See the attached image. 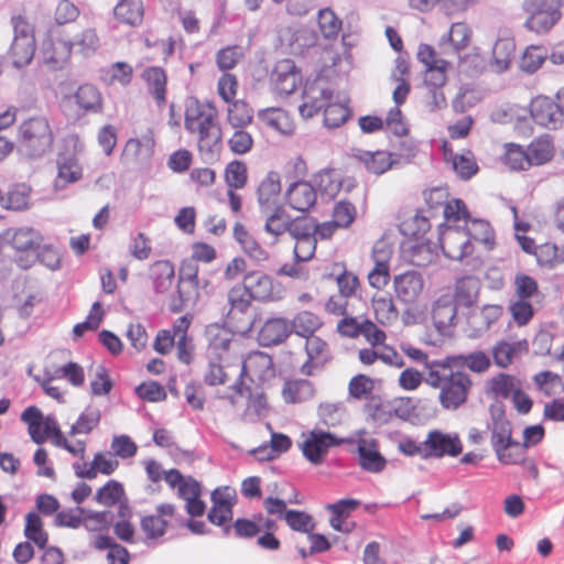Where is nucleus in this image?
I'll return each instance as SVG.
<instances>
[{
	"instance_id": "nucleus-46",
	"label": "nucleus",
	"mask_w": 564,
	"mask_h": 564,
	"mask_svg": "<svg viewBox=\"0 0 564 564\" xmlns=\"http://www.w3.org/2000/svg\"><path fill=\"white\" fill-rule=\"evenodd\" d=\"M115 19L130 26H138L144 18V4L142 0H118L113 8Z\"/></svg>"
},
{
	"instance_id": "nucleus-5",
	"label": "nucleus",
	"mask_w": 564,
	"mask_h": 564,
	"mask_svg": "<svg viewBox=\"0 0 564 564\" xmlns=\"http://www.w3.org/2000/svg\"><path fill=\"white\" fill-rule=\"evenodd\" d=\"M13 28V41L8 52L12 64L17 68L29 65L35 54V28L24 15H13L11 18Z\"/></svg>"
},
{
	"instance_id": "nucleus-16",
	"label": "nucleus",
	"mask_w": 564,
	"mask_h": 564,
	"mask_svg": "<svg viewBox=\"0 0 564 564\" xmlns=\"http://www.w3.org/2000/svg\"><path fill=\"white\" fill-rule=\"evenodd\" d=\"M463 452V443L456 433H444L440 430L430 431L425 438V459L456 457Z\"/></svg>"
},
{
	"instance_id": "nucleus-64",
	"label": "nucleus",
	"mask_w": 564,
	"mask_h": 564,
	"mask_svg": "<svg viewBox=\"0 0 564 564\" xmlns=\"http://www.w3.org/2000/svg\"><path fill=\"white\" fill-rule=\"evenodd\" d=\"M224 180L228 188L242 189L248 183V166L243 161L232 160L225 166Z\"/></svg>"
},
{
	"instance_id": "nucleus-36",
	"label": "nucleus",
	"mask_w": 564,
	"mask_h": 564,
	"mask_svg": "<svg viewBox=\"0 0 564 564\" xmlns=\"http://www.w3.org/2000/svg\"><path fill=\"white\" fill-rule=\"evenodd\" d=\"M148 93L154 99L156 106L162 108L166 104L167 76L165 70L159 66L147 67L142 75Z\"/></svg>"
},
{
	"instance_id": "nucleus-13",
	"label": "nucleus",
	"mask_w": 564,
	"mask_h": 564,
	"mask_svg": "<svg viewBox=\"0 0 564 564\" xmlns=\"http://www.w3.org/2000/svg\"><path fill=\"white\" fill-rule=\"evenodd\" d=\"M395 299L406 306H416L425 292V280L419 271L406 270L392 280Z\"/></svg>"
},
{
	"instance_id": "nucleus-4",
	"label": "nucleus",
	"mask_w": 564,
	"mask_h": 564,
	"mask_svg": "<svg viewBox=\"0 0 564 564\" xmlns=\"http://www.w3.org/2000/svg\"><path fill=\"white\" fill-rule=\"evenodd\" d=\"M335 95L334 88L322 74L307 77L303 84L299 115L305 120L314 118L335 99Z\"/></svg>"
},
{
	"instance_id": "nucleus-21",
	"label": "nucleus",
	"mask_w": 564,
	"mask_h": 564,
	"mask_svg": "<svg viewBox=\"0 0 564 564\" xmlns=\"http://www.w3.org/2000/svg\"><path fill=\"white\" fill-rule=\"evenodd\" d=\"M441 248L448 259L463 260L474 252V243L463 229L448 226L440 236Z\"/></svg>"
},
{
	"instance_id": "nucleus-50",
	"label": "nucleus",
	"mask_w": 564,
	"mask_h": 564,
	"mask_svg": "<svg viewBox=\"0 0 564 564\" xmlns=\"http://www.w3.org/2000/svg\"><path fill=\"white\" fill-rule=\"evenodd\" d=\"M457 306L453 302L449 293L442 294L434 303L432 308V318L435 326L440 329L447 328L454 324L457 315Z\"/></svg>"
},
{
	"instance_id": "nucleus-38",
	"label": "nucleus",
	"mask_w": 564,
	"mask_h": 564,
	"mask_svg": "<svg viewBox=\"0 0 564 564\" xmlns=\"http://www.w3.org/2000/svg\"><path fill=\"white\" fill-rule=\"evenodd\" d=\"M525 149L531 167L547 164L554 159L556 152L554 139L550 134L534 138Z\"/></svg>"
},
{
	"instance_id": "nucleus-25",
	"label": "nucleus",
	"mask_w": 564,
	"mask_h": 564,
	"mask_svg": "<svg viewBox=\"0 0 564 564\" xmlns=\"http://www.w3.org/2000/svg\"><path fill=\"white\" fill-rule=\"evenodd\" d=\"M248 377L251 381H265L274 377L272 357L260 350L250 352L242 362L240 376Z\"/></svg>"
},
{
	"instance_id": "nucleus-14",
	"label": "nucleus",
	"mask_w": 564,
	"mask_h": 564,
	"mask_svg": "<svg viewBox=\"0 0 564 564\" xmlns=\"http://www.w3.org/2000/svg\"><path fill=\"white\" fill-rule=\"evenodd\" d=\"M346 440L337 438L336 435L322 430H312L304 435L301 444L303 456L313 465L324 463L329 448L345 443Z\"/></svg>"
},
{
	"instance_id": "nucleus-51",
	"label": "nucleus",
	"mask_w": 564,
	"mask_h": 564,
	"mask_svg": "<svg viewBox=\"0 0 564 564\" xmlns=\"http://www.w3.org/2000/svg\"><path fill=\"white\" fill-rule=\"evenodd\" d=\"M316 191L329 198H335L343 186L344 178L341 173L336 169H324L313 176Z\"/></svg>"
},
{
	"instance_id": "nucleus-20",
	"label": "nucleus",
	"mask_w": 564,
	"mask_h": 564,
	"mask_svg": "<svg viewBox=\"0 0 564 564\" xmlns=\"http://www.w3.org/2000/svg\"><path fill=\"white\" fill-rule=\"evenodd\" d=\"M207 358L209 360H229L235 344L234 334L227 327L212 324L206 328Z\"/></svg>"
},
{
	"instance_id": "nucleus-52",
	"label": "nucleus",
	"mask_w": 564,
	"mask_h": 564,
	"mask_svg": "<svg viewBox=\"0 0 564 564\" xmlns=\"http://www.w3.org/2000/svg\"><path fill=\"white\" fill-rule=\"evenodd\" d=\"M93 546L98 551L108 550V564H129L130 562L129 551L107 534L96 535L93 541Z\"/></svg>"
},
{
	"instance_id": "nucleus-63",
	"label": "nucleus",
	"mask_w": 564,
	"mask_h": 564,
	"mask_svg": "<svg viewBox=\"0 0 564 564\" xmlns=\"http://www.w3.org/2000/svg\"><path fill=\"white\" fill-rule=\"evenodd\" d=\"M359 159L370 173L377 175L386 173L393 164L392 153L383 150L364 152Z\"/></svg>"
},
{
	"instance_id": "nucleus-8",
	"label": "nucleus",
	"mask_w": 564,
	"mask_h": 564,
	"mask_svg": "<svg viewBox=\"0 0 564 564\" xmlns=\"http://www.w3.org/2000/svg\"><path fill=\"white\" fill-rule=\"evenodd\" d=\"M72 53L73 47L67 32L64 29L50 28L41 48L43 63L51 69H62L70 61Z\"/></svg>"
},
{
	"instance_id": "nucleus-18",
	"label": "nucleus",
	"mask_w": 564,
	"mask_h": 564,
	"mask_svg": "<svg viewBox=\"0 0 564 564\" xmlns=\"http://www.w3.org/2000/svg\"><path fill=\"white\" fill-rule=\"evenodd\" d=\"M175 516L176 507L173 503H161L156 506L155 513L141 518L140 528L148 540L158 541L166 533Z\"/></svg>"
},
{
	"instance_id": "nucleus-43",
	"label": "nucleus",
	"mask_w": 564,
	"mask_h": 564,
	"mask_svg": "<svg viewBox=\"0 0 564 564\" xmlns=\"http://www.w3.org/2000/svg\"><path fill=\"white\" fill-rule=\"evenodd\" d=\"M500 161L511 172H524L531 169L528 151L525 147L519 143H505Z\"/></svg>"
},
{
	"instance_id": "nucleus-24",
	"label": "nucleus",
	"mask_w": 564,
	"mask_h": 564,
	"mask_svg": "<svg viewBox=\"0 0 564 564\" xmlns=\"http://www.w3.org/2000/svg\"><path fill=\"white\" fill-rule=\"evenodd\" d=\"M442 153L444 162L452 166L459 178L469 180L478 172L476 158L470 150H465L460 154L455 153L452 144L444 140Z\"/></svg>"
},
{
	"instance_id": "nucleus-27",
	"label": "nucleus",
	"mask_w": 564,
	"mask_h": 564,
	"mask_svg": "<svg viewBox=\"0 0 564 564\" xmlns=\"http://www.w3.org/2000/svg\"><path fill=\"white\" fill-rule=\"evenodd\" d=\"M359 466L361 469L378 474L387 466L386 457L379 451V442L373 437H360L357 441Z\"/></svg>"
},
{
	"instance_id": "nucleus-26",
	"label": "nucleus",
	"mask_w": 564,
	"mask_h": 564,
	"mask_svg": "<svg viewBox=\"0 0 564 564\" xmlns=\"http://www.w3.org/2000/svg\"><path fill=\"white\" fill-rule=\"evenodd\" d=\"M304 217H292L282 206H276L265 218L264 231L278 242L284 234L290 236L303 224Z\"/></svg>"
},
{
	"instance_id": "nucleus-48",
	"label": "nucleus",
	"mask_w": 564,
	"mask_h": 564,
	"mask_svg": "<svg viewBox=\"0 0 564 564\" xmlns=\"http://www.w3.org/2000/svg\"><path fill=\"white\" fill-rule=\"evenodd\" d=\"M226 122L231 128H248L254 118L252 106L245 99L227 102Z\"/></svg>"
},
{
	"instance_id": "nucleus-31",
	"label": "nucleus",
	"mask_w": 564,
	"mask_h": 564,
	"mask_svg": "<svg viewBox=\"0 0 564 564\" xmlns=\"http://www.w3.org/2000/svg\"><path fill=\"white\" fill-rule=\"evenodd\" d=\"M289 323L291 335L294 334L303 339L317 336V333L324 327L323 317L311 310L299 311L289 319Z\"/></svg>"
},
{
	"instance_id": "nucleus-44",
	"label": "nucleus",
	"mask_w": 564,
	"mask_h": 564,
	"mask_svg": "<svg viewBox=\"0 0 564 564\" xmlns=\"http://www.w3.org/2000/svg\"><path fill=\"white\" fill-rule=\"evenodd\" d=\"M463 230L473 243H481L486 250H492L495 248V230L489 221L470 217Z\"/></svg>"
},
{
	"instance_id": "nucleus-59",
	"label": "nucleus",
	"mask_w": 564,
	"mask_h": 564,
	"mask_svg": "<svg viewBox=\"0 0 564 564\" xmlns=\"http://www.w3.org/2000/svg\"><path fill=\"white\" fill-rule=\"evenodd\" d=\"M389 260V256L380 257L377 250L373 251L375 265L369 271L367 279L369 285L378 291L383 290L390 282Z\"/></svg>"
},
{
	"instance_id": "nucleus-57",
	"label": "nucleus",
	"mask_w": 564,
	"mask_h": 564,
	"mask_svg": "<svg viewBox=\"0 0 564 564\" xmlns=\"http://www.w3.org/2000/svg\"><path fill=\"white\" fill-rule=\"evenodd\" d=\"M350 117V108L345 102L339 101L336 95L335 99H332L323 110V123L327 129L341 127Z\"/></svg>"
},
{
	"instance_id": "nucleus-61",
	"label": "nucleus",
	"mask_w": 564,
	"mask_h": 564,
	"mask_svg": "<svg viewBox=\"0 0 564 564\" xmlns=\"http://www.w3.org/2000/svg\"><path fill=\"white\" fill-rule=\"evenodd\" d=\"M24 535L37 547L44 549L48 542V533L39 513L32 511L25 516Z\"/></svg>"
},
{
	"instance_id": "nucleus-15",
	"label": "nucleus",
	"mask_w": 564,
	"mask_h": 564,
	"mask_svg": "<svg viewBox=\"0 0 564 564\" xmlns=\"http://www.w3.org/2000/svg\"><path fill=\"white\" fill-rule=\"evenodd\" d=\"M155 139L153 131L148 129L140 137L130 138L122 150L121 161L126 165H148L154 154Z\"/></svg>"
},
{
	"instance_id": "nucleus-12",
	"label": "nucleus",
	"mask_w": 564,
	"mask_h": 564,
	"mask_svg": "<svg viewBox=\"0 0 564 564\" xmlns=\"http://www.w3.org/2000/svg\"><path fill=\"white\" fill-rule=\"evenodd\" d=\"M242 281L257 302L272 303L284 299L285 291L281 283L263 271H250L245 274Z\"/></svg>"
},
{
	"instance_id": "nucleus-40",
	"label": "nucleus",
	"mask_w": 564,
	"mask_h": 564,
	"mask_svg": "<svg viewBox=\"0 0 564 564\" xmlns=\"http://www.w3.org/2000/svg\"><path fill=\"white\" fill-rule=\"evenodd\" d=\"M358 360L364 366H372L378 360L386 365L401 367L403 361L392 346L365 347L358 351Z\"/></svg>"
},
{
	"instance_id": "nucleus-39",
	"label": "nucleus",
	"mask_w": 564,
	"mask_h": 564,
	"mask_svg": "<svg viewBox=\"0 0 564 564\" xmlns=\"http://www.w3.org/2000/svg\"><path fill=\"white\" fill-rule=\"evenodd\" d=\"M76 106L85 113H100L104 110V97L99 88L93 84L80 85L75 94Z\"/></svg>"
},
{
	"instance_id": "nucleus-23",
	"label": "nucleus",
	"mask_w": 564,
	"mask_h": 564,
	"mask_svg": "<svg viewBox=\"0 0 564 564\" xmlns=\"http://www.w3.org/2000/svg\"><path fill=\"white\" fill-rule=\"evenodd\" d=\"M291 336L289 319L284 316L267 318L257 333V340L262 347L284 344Z\"/></svg>"
},
{
	"instance_id": "nucleus-22",
	"label": "nucleus",
	"mask_w": 564,
	"mask_h": 564,
	"mask_svg": "<svg viewBox=\"0 0 564 564\" xmlns=\"http://www.w3.org/2000/svg\"><path fill=\"white\" fill-rule=\"evenodd\" d=\"M11 245L20 253L15 257L18 264L26 269L35 260V251L40 247L41 237L31 228H20L13 231L11 236Z\"/></svg>"
},
{
	"instance_id": "nucleus-37",
	"label": "nucleus",
	"mask_w": 564,
	"mask_h": 564,
	"mask_svg": "<svg viewBox=\"0 0 564 564\" xmlns=\"http://www.w3.org/2000/svg\"><path fill=\"white\" fill-rule=\"evenodd\" d=\"M55 189H63L83 177V166L76 155H61L56 161Z\"/></svg>"
},
{
	"instance_id": "nucleus-3",
	"label": "nucleus",
	"mask_w": 564,
	"mask_h": 564,
	"mask_svg": "<svg viewBox=\"0 0 564 564\" xmlns=\"http://www.w3.org/2000/svg\"><path fill=\"white\" fill-rule=\"evenodd\" d=\"M18 151L28 159H39L48 153L55 142L53 127L47 117L31 116L22 120L15 135Z\"/></svg>"
},
{
	"instance_id": "nucleus-54",
	"label": "nucleus",
	"mask_w": 564,
	"mask_h": 564,
	"mask_svg": "<svg viewBox=\"0 0 564 564\" xmlns=\"http://www.w3.org/2000/svg\"><path fill=\"white\" fill-rule=\"evenodd\" d=\"M491 436L490 442L494 451L501 448L502 445H508L512 438V427L510 421L507 419L502 411L491 414Z\"/></svg>"
},
{
	"instance_id": "nucleus-28",
	"label": "nucleus",
	"mask_w": 564,
	"mask_h": 564,
	"mask_svg": "<svg viewBox=\"0 0 564 564\" xmlns=\"http://www.w3.org/2000/svg\"><path fill=\"white\" fill-rule=\"evenodd\" d=\"M316 188L306 181L291 182L285 191L288 205L297 212H308L316 204Z\"/></svg>"
},
{
	"instance_id": "nucleus-42",
	"label": "nucleus",
	"mask_w": 564,
	"mask_h": 564,
	"mask_svg": "<svg viewBox=\"0 0 564 564\" xmlns=\"http://www.w3.org/2000/svg\"><path fill=\"white\" fill-rule=\"evenodd\" d=\"M528 351L527 340L507 341L505 339L498 340L491 349L494 362L499 368H508L514 358Z\"/></svg>"
},
{
	"instance_id": "nucleus-55",
	"label": "nucleus",
	"mask_w": 564,
	"mask_h": 564,
	"mask_svg": "<svg viewBox=\"0 0 564 564\" xmlns=\"http://www.w3.org/2000/svg\"><path fill=\"white\" fill-rule=\"evenodd\" d=\"M371 307L378 324L392 325L399 317V311L390 295H377L371 299Z\"/></svg>"
},
{
	"instance_id": "nucleus-6",
	"label": "nucleus",
	"mask_w": 564,
	"mask_h": 564,
	"mask_svg": "<svg viewBox=\"0 0 564 564\" xmlns=\"http://www.w3.org/2000/svg\"><path fill=\"white\" fill-rule=\"evenodd\" d=\"M563 0H523L525 29L536 34L547 33L562 18Z\"/></svg>"
},
{
	"instance_id": "nucleus-10",
	"label": "nucleus",
	"mask_w": 564,
	"mask_h": 564,
	"mask_svg": "<svg viewBox=\"0 0 564 564\" xmlns=\"http://www.w3.org/2000/svg\"><path fill=\"white\" fill-rule=\"evenodd\" d=\"M336 332L340 336L351 339L362 336L372 347L388 346L386 332L369 318L359 319L356 316H345L337 322Z\"/></svg>"
},
{
	"instance_id": "nucleus-1",
	"label": "nucleus",
	"mask_w": 564,
	"mask_h": 564,
	"mask_svg": "<svg viewBox=\"0 0 564 564\" xmlns=\"http://www.w3.org/2000/svg\"><path fill=\"white\" fill-rule=\"evenodd\" d=\"M455 366H464L471 372L484 373L490 368L491 360L485 351L476 350L446 356L442 361L430 366L429 387L438 390L437 401L446 411H456L465 405L474 386L471 377Z\"/></svg>"
},
{
	"instance_id": "nucleus-35",
	"label": "nucleus",
	"mask_w": 564,
	"mask_h": 564,
	"mask_svg": "<svg viewBox=\"0 0 564 564\" xmlns=\"http://www.w3.org/2000/svg\"><path fill=\"white\" fill-rule=\"evenodd\" d=\"M295 240L294 259L296 262L310 261L316 250V237L312 235V225L305 218L291 236Z\"/></svg>"
},
{
	"instance_id": "nucleus-17",
	"label": "nucleus",
	"mask_w": 564,
	"mask_h": 564,
	"mask_svg": "<svg viewBox=\"0 0 564 564\" xmlns=\"http://www.w3.org/2000/svg\"><path fill=\"white\" fill-rule=\"evenodd\" d=\"M529 113L535 124L545 129L555 130L563 123L556 101L550 96L533 97L529 104Z\"/></svg>"
},
{
	"instance_id": "nucleus-49",
	"label": "nucleus",
	"mask_w": 564,
	"mask_h": 564,
	"mask_svg": "<svg viewBox=\"0 0 564 564\" xmlns=\"http://www.w3.org/2000/svg\"><path fill=\"white\" fill-rule=\"evenodd\" d=\"M451 67L434 69H424L423 83L433 93V109H442L446 107V97L443 93H437V89L444 87L447 83V73Z\"/></svg>"
},
{
	"instance_id": "nucleus-32",
	"label": "nucleus",
	"mask_w": 564,
	"mask_h": 564,
	"mask_svg": "<svg viewBox=\"0 0 564 564\" xmlns=\"http://www.w3.org/2000/svg\"><path fill=\"white\" fill-rule=\"evenodd\" d=\"M359 506L360 501L354 498L341 499L328 505L326 509L330 512V527L337 532L350 533L355 528V522L348 519Z\"/></svg>"
},
{
	"instance_id": "nucleus-47",
	"label": "nucleus",
	"mask_w": 564,
	"mask_h": 564,
	"mask_svg": "<svg viewBox=\"0 0 564 564\" xmlns=\"http://www.w3.org/2000/svg\"><path fill=\"white\" fill-rule=\"evenodd\" d=\"M253 301L254 299L243 281L235 284L228 291V318L235 321L238 318V315L246 314L250 310Z\"/></svg>"
},
{
	"instance_id": "nucleus-29",
	"label": "nucleus",
	"mask_w": 564,
	"mask_h": 564,
	"mask_svg": "<svg viewBox=\"0 0 564 564\" xmlns=\"http://www.w3.org/2000/svg\"><path fill=\"white\" fill-rule=\"evenodd\" d=\"M259 121L267 128L273 129L283 135H292L296 130V122L289 111L280 107L260 109L257 113Z\"/></svg>"
},
{
	"instance_id": "nucleus-58",
	"label": "nucleus",
	"mask_w": 564,
	"mask_h": 564,
	"mask_svg": "<svg viewBox=\"0 0 564 564\" xmlns=\"http://www.w3.org/2000/svg\"><path fill=\"white\" fill-rule=\"evenodd\" d=\"M150 276L156 292L164 293L173 285L175 278L174 265L167 260L156 261L150 268Z\"/></svg>"
},
{
	"instance_id": "nucleus-62",
	"label": "nucleus",
	"mask_w": 564,
	"mask_h": 564,
	"mask_svg": "<svg viewBox=\"0 0 564 564\" xmlns=\"http://www.w3.org/2000/svg\"><path fill=\"white\" fill-rule=\"evenodd\" d=\"M375 389L376 380L365 373L351 377L347 386L349 398L358 401L370 399Z\"/></svg>"
},
{
	"instance_id": "nucleus-34",
	"label": "nucleus",
	"mask_w": 564,
	"mask_h": 564,
	"mask_svg": "<svg viewBox=\"0 0 564 564\" xmlns=\"http://www.w3.org/2000/svg\"><path fill=\"white\" fill-rule=\"evenodd\" d=\"M119 468V462L110 452H98L90 464L76 466V475L85 479H95L98 474L109 476Z\"/></svg>"
},
{
	"instance_id": "nucleus-30",
	"label": "nucleus",
	"mask_w": 564,
	"mask_h": 564,
	"mask_svg": "<svg viewBox=\"0 0 564 564\" xmlns=\"http://www.w3.org/2000/svg\"><path fill=\"white\" fill-rule=\"evenodd\" d=\"M516 42L512 37L498 39L488 59V67L495 74H503L511 68L516 55Z\"/></svg>"
},
{
	"instance_id": "nucleus-19",
	"label": "nucleus",
	"mask_w": 564,
	"mask_h": 564,
	"mask_svg": "<svg viewBox=\"0 0 564 564\" xmlns=\"http://www.w3.org/2000/svg\"><path fill=\"white\" fill-rule=\"evenodd\" d=\"M213 506L207 514L208 520L223 527L232 520V508L237 502V492L230 486L218 487L212 492Z\"/></svg>"
},
{
	"instance_id": "nucleus-60",
	"label": "nucleus",
	"mask_w": 564,
	"mask_h": 564,
	"mask_svg": "<svg viewBox=\"0 0 564 564\" xmlns=\"http://www.w3.org/2000/svg\"><path fill=\"white\" fill-rule=\"evenodd\" d=\"M503 314V307L498 304L484 305L479 312L474 313L469 317V323L475 326L478 332L488 330L496 324Z\"/></svg>"
},
{
	"instance_id": "nucleus-11",
	"label": "nucleus",
	"mask_w": 564,
	"mask_h": 564,
	"mask_svg": "<svg viewBox=\"0 0 564 564\" xmlns=\"http://www.w3.org/2000/svg\"><path fill=\"white\" fill-rule=\"evenodd\" d=\"M304 360L299 371L305 377H313L333 360V350L328 340L319 335L304 339Z\"/></svg>"
},
{
	"instance_id": "nucleus-56",
	"label": "nucleus",
	"mask_w": 564,
	"mask_h": 564,
	"mask_svg": "<svg viewBox=\"0 0 564 564\" xmlns=\"http://www.w3.org/2000/svg\"><path fill=\"white\" fill-rule=\"evenodd\" d=\"M547 58V50L543 45H529L520 55L518 66L521 72L532 75L536 73Z\"/></svg>"
},
{
	"instance_id": "nucleus-2",
	"label": "nucleus",
	"mask_w": 564,
	"mask_h": 564,
	"mask_svg": "<svg viewBox=\"0 0 564 564\" xmlns=\"http://www.w3.org/2000/svg\"><path fill=\"white\" fill-rule=\"evenodd\" d=\"M184 128L196 137L200 153L214 154L220 151L223 132L219 111L214 101L188 98L185 101Z\"/></svg>"
},
{
	"instance_id": "nucleus-41",
	"label": "nucleus",
	"mask_w": 564,
	"mask_h": 564,
	"mask_svg": "<svg viewBox=\"0 0 564 564\" xmlns=\"http://www.w3.org/2000/svg\"><path fill=\"white\" fill-rule=\"evenodd\" d=\"M281 180L278 172H269L260 182L257 189V199L262 209H271L279 202L281 195Z\"/></svg>"
},
{
	"instance_id": "nucleus-53",
	"label": "nucleus",
	"mask_w": 564,
	"mask_h": 564,
	"mask_svg": "<svg viewBox=\"0 0 564 564\" xmlns=\"http://www.w3.org/2000/svg\"><path fill=\"white\" fill-rule=\"evenodd\" d=\"M330 275H336L338 293L346 299L354 296L360 286L359 278L354 272L348 271L344 262H335Z\"/></svg>"
},
{
	"instance_id": "nucleus-45",
	"label": "nucleus",
	"mask_w": 564,
	"mask_h": 564,
	"mask_svg": "<svg viewBox=\"0 0 564 564\" xmlns=\"http://www.w3.org/2000/svg\"><path fill=\"white\" fill-rule=\"evenodd\" d=\"M520 384L517 377L500 372L486 381L485 392L496 399H509Z\"/></svg>"
},
{
	"instance_id": "nucleus-7",
	"label": "nucleus",
	"mask_w": 564,
	"mask_h": 564,
	"mask_svg": "<svg viewBox=\"0 0 564 564\" xmlns=\"http://www.w3.org/2000/svg\"><path fill=\"white\" fill-rule=\"evenodd\" d=\"M165 482L177 490V496L185 500L186 512L191 517H202L206 511V505L200 500V484L191 476H183L182 473L172 468L164 475Z\"/></svg>"
},
{
	"instance_id": "nucleus-33",
	"label": "nucleus",
	"mask_w": 564,
	"mask_h": 564,
	"mask_svg": "<svg viewBox=\"0 0 564 564\" xmlns=\"http://www.w3.org/2000/svg\"><path fill=\"white\" fill-rule=\"evenodd\" d=\"M480 291V282L475 276H463L457 279L449 296L457 308H470L477 304Z\"/></svg>"
},
{
	"instance_id": "nucleus-9",
	"label": "nucleus",
	"mask_w": 564,
	"mask_h": 564,
	"mask_svg": "<svg viewBox=\"0 0 564 564\" xmlns=\"http://www.w3.org/2000/svg\"><path fill=\"white\" fill-rule=\"evenodd\" d=\"M302 83V70L291 58L278 61L269 74V87L279 97L293 95Z\"/></svg>"
}]
</instances>
